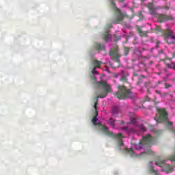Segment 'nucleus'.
Masks as SVG:
<instances>
[{"instance_id": "obj_2", "label": "nucleus", "mask_w": 175, "mask_h": 175, "mask_svg": "<svg viewBox=\"0 0 175 175\" xmlns=\"http://www.w3.org/2000/svg\"><path fill=\"white\" fill-rule=\"evenodd\" d=\"M93 64L94 67L92 70V74L93 75L92 79L94 81H96L97 85L100 87L103 90V92L97 96V99L99 98H105L109 92H111V87L110 85H108L107 82H106V77H105V75H99V74H98V71L96 70V69H99L100 68L102 62L94 60Z\"/></svg>"}, {"instance_id": "obj_12", "label": "nucleus", "mask_w": 175, "mask_h": 175, "mask_svg": "<svg viewBox=\"0 0 175 175\" xmlns=\"http://www.w3.org/2000/svg\"><path fill=\"white\" fill-rule=\"evenodd\" d=\"M105 39L106 42H109V40H110V39H111V36L110 34H109V31H106V33L105 36Z\"/></svg>"}, {"instance_id": "obj_11", "label": "nucleus", "mask_w": 175, "mask_h": 175, "mask_svg": "<svg viewBox=\"0 0 175 175\" xmlns=\"http://www.w3.org/2000/svg\"><path fill=\"white\" fill-rule=\"evenodd\" d=\"M159 18L160 21H166V20H170V18H168L166 16V15H160Z\"/></svg>"}, {"instance_id": "obj_6", "label": "nucleus", "mask_w": 175, "mask_h": 175, "mask_svg": "<svg viewBox=\"0 0 175 175\" xmlns=\"http://www.w3.org/2000/svg\"><path fill=\"white\" fill-rule=\"evenodd\" d=\"M154 120L157 122H165L168 126H172V122H169V120L167 119V113L163 109H159V114L157 115Z\"/></svg>"}, {"instance_id": "obj_15", "label": "nucleus", "mask_w": 175, "mask_h": 175, "mask_svg": "<svg viewBox=\"0 0 175 175\" xmlns=\"http://www.w3.org/2000/svg\"><path fill=\"white\" fill-rule=\"evenodd\" d=\"M168 68H172V66H170V64L167 65Z\"/></svg>"}, {"instance_id": "obj_9", "label": "nucleus", "mask_w": 175, "mask_h": 175, "mask_svg": "<svg viewBox=\"0 0 175 175\" xmlns=\"http://www.w3.org/2000/svg\"><path fill=\"white\" fill-rule=\"evenodd\" d=\"M170 39H173L175 40V33L174 31L170 30L167 34V43H172V42H170Z\"/></svg>"}, {"instance_id": "obj_7", "label": "nucleus", "mask_w": 175, "mask_h": 175, "mask_svg": "<svg viewBox=\"0 0 175 175\" xmlns=\"http://www.w3.org/2000/svg\"><path fill=\"white\" fill-rule=\"evenodd\" d=\"M119 92L116 93V96L118 99H125V98H132V92L126 90L124 86H119Z\"/></svg>"}, {"instance_id": "obj_8", "label": "nucleus", "mask_w": 175, "mask_h": 175, "mask_svg": "<svg viewBox=\"0 0 175 175\" xmlns=\"http://www.w3.org/2000/svg\"><path fill=\"white\" fill-rule=\"evenodd\" d=\"M109 55L110 57H111V58H113V59L118 61V57H120V54L118 53L117 46L115 47V49L113 51H111L110 52Z\"/></svg>"}, {"instance_id": "obj_4", "label": "nucleus", "mask_w": 175, "mask_h": 175, "mask_svg": "<svg viewBox=\"0 0 175 175\" xmlns=\"http://www.w3.org/2000/svg\"><path fill=\"white\" fill-rule=\"evenodd\" d=\"M96 105H98V102H96L94 103V109L95 110V116L92 120V124L94 125L98 126L99 129L102 131V132H104L105 135H108V136H114V137H116L119 140L118 144L120 147L124 146V143H122V137H124L122 134L121 133L116 134V135L113 134V133L109 131V129H107L106 126L102 124V122L100 120H98V118H96L98 117V110L96 109Z\"/></svg>"}, {"instance_id": "obj_14", "label": "nucleus", "mask_w": 175, "mask_h": 175, "mask_svg": "<svg viewBox=\"0 0 175 175\" xmlns=\"http://www.w3.org/2000/svg\"><path fill=\"white\" fill-rule=\"evenodd\" d=\"M113 112L114 113H118V108H117V107H113Z\"/></svg>"}, {"instance_id": "obj_1", "label": "nucleus", "mask_w": 175, "mask_h": 175, "mask_svg": "<svg viewBox=\"0 0 175 175\" xmlns=\"http://www.w3.org/2000/svg\"><path fill=\"white\" fill-rule=\"evenodd\" d=\"M155 143V137H152V134H148L142 137V139L139 140L138 144H133L127 152L131 157L136 158L137 157H144L148 154V151L144 148V144H154Z\"/></svg>"}, {"instance_id": "obj_5", "label": "nucleus", "mask_w": 175, "mask_h": 175, "mask_svg": "<svg viewBox=\"0 0 175 175\" xmlns=\"http://www.w3.org/2000/svg\"><path fill=\"white\" fill-rule=\"evenodd\" d=\"M116 124H120V125H123L120 128L122 129L123 133H137V135H140V133L143 132H146V129L144 126H137L136 125V118H131L130 122H127L126 126L124 124V122L121 123L118 122Z\"/></svg>"}, {"instance_id": "obj_3", "label": "nucleus", "mask_w": 175, "mask_h": 175, "mask_svg": "<svg viewBox=\"0 0 175 175\" xmlns=\"http://www.w3.org/2000/svg\"><path fill=\"white\" fill-rule=\"evenodd\" d=\"M170 161L163 160L160 161L150 162L149 164V172L152 174L158 175L159 171L170 173L173 172V166L170 163H175V154L169 157Z\"/></svg>"}, {"instance_id": "obj_13", "label": "nucleus", "mask_w": 175, "mask_h": 175, "mask_svg": "<svg viewBox=\"0 0 175 175\" xmlns=\"http://www.w3.org/2000/svg\"><path fill=\"white\" fill-rule=\"evenodd\" d=\"M114 118L111 117L108 122L109 125L111 126L112 128H114Z\"/></svg>"}, {"instance_id": "obj_16", "label": "nucleus", "mask_w": 175, "mask_h": 175, "mask_svg": "<svg viewBox=\"0 0 175 175\" xmlns=\"http://www.w3.org/2000/svg\"><path fill=\"white\" fill-rule=\"evenodd\" d=\"M174 133H175V130H174Z\"/></svg>"}, {"instance_id": "obj_10", "label": "nucleus", "mask_w": 175, "mask_h": 175, "mask_svg": "<svg viewBox=\"0 0 175 175\" xmlns=\"http://www.w3.org/2000/svg\"><path fill=\"white\" fill-rule=\"evenodd\" d=\"M94 47H95L96 50L100 51V50H103V49H105V45L99 44V43H96L94 44Z\"/></svg>"}]
</instances>
